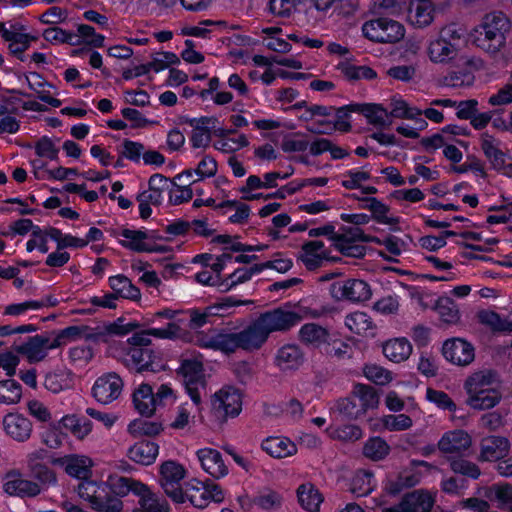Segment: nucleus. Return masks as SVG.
I'll list each match as a JSON object with an SVG mask.
<instances>
[{
	"label": "nucleus",
	"mask_w": 512,
	"mask_h": 512,
	"mask_svg": "<svg viewBox=\"0 0 512 512\" xmlns=\"http://www.w3.org/2000/svg\"><path fill=\"white\" fill-rule=\"evenodd\" d=\"M463 389L465 404L472 410L493 409L502 399L499 380L491 370H478L468 375L463 382Z\"/></svg>",
	"instance_id": "obj_1"
},
{
	"label": "nucleus",
	"mask_w": 512,
	"mask_h": 512,
	"mask_svg": "<svg viewBox=\"0 0 512 512\" xmlns=\"http://www.w3.org/2000/svg\"><path fill=\"white\" fill-rule=\"evenodd\" d=\"M181 335V327L176 322H170L165 327L150 328L134 334L129 341L133 345L124 357L127 367L137 372L155 371L152 362V352L146 346L150 343V336L161 339H176Z\"/></svg>",
	"instance_id": "obj_2"
},
{
	"label": "nucleus",
	"mask_w": 512,
	"mask_h": 512,
	"mask_svg": "<svg viewBox=\"0 0 512 512\" xmlns=\"http://www.w3.org/2000/svg\"><path fill=\"white\" fill-rule=\"evenodd\" d=\"M317 316L316 311L301 303H296L267 311L261 314L258 319L269 336L274 332L287 331L300 321Z\"/></svg>",
	"instance_id": "obj_3"
},
{
	"label": "nucleus",
	"mask_w": 512,
	"mask_h": 512,
	"mask_svg": "<svg viewBox=\"0 0 512 512\" xmlns=\"http://www.w3.org/2000/svg\"><path fill=\"white\" fill-rule=\"evenodd\" d=\"M177 400V394L169 384H161L156 391L147 384L141 383L132 393V403L135 410L142 416L151 417L159 407L172 405Z\"/></svg>",
	"instance_id": "obj_4"
},
{
	"label": "nucleus",
	"mask_w": 512,
	"mask_h": 512,
	"mask_svg": "<svg viewBox=\"0 0 512 512\" xmlns=\"http://www.w3.org/2000/svg\"><path fill=\"white\" fill-rule=\"evenodd\" d=\"M461 33L455 26H447L431 37L427 43L426 53L431 62L445 64L455 60L459 54Z\"/></svg>",
	"instance_id": "obj_5"
},
{
	"label": "nucleus",
	"mask_w": 512,
	"mask_h": 512,
	"mask_svg": "<svg viewBox=\"0 0 512 512\" xmlns=\"http://www.w3.org/2000/svg\"><path fill=\"white\" fill-rule=\"evenodd\" d=\"M77 492L79 497L97 512H123L124 510L123 501L108 494L105 482L86 478L79 483Z\"/></svg>",
	"instance_id": "obj_6"
},
{
	"label": "nucleus",
	"mask_w": 512,
	"mask_h": 512,
	"mask_svg": "<svg viewBox=\"0 0 512 512\" xmlns=\"http://www.w3.org/2000/svg\"><path fill=\"white\" fill-rule=\"evenodd\" d=\"M361 30L365 38L382 44H395L401 41L406 34L405 26L389 17L368 20L363 23Z\"/></svg>",
	"instance_id": "obj_7"
},
{
	"label": "nucleus",
	"mask_w": 512,
	"mask_h": 512,
	"mask_svg": "<svg viewBox=\"0 0 512 512\" xmlns=\"http://www.w3.org/2000/svg\"><path fill=\"white\" fill-rule=\"evenodd\" d=\"M116 241L124 248L140 253L163 252L162 246L154 241L153 233L145 229L120 227L112 233Z\"/></svg>",
	"instance_id": "obj_8"
},
{
	"label": "nucleus",
	"mask_w": 512,
	"mask_h": 512,
	"mask_svg": "<svg viewBox=\"0 0 512 512\" xmlns=\"http://www.w3.org/2000/svg\"><path fill=\"white\" fill-rule=\"evenodd\" d=\"M243 395L234 386H223L210 399L211 412L221 420L237 417L242 411Z\"/></svg>",
	"instance_id": "obj_9"
},
{
	"label": "nucleus",
	"mask_w": 512,
	"mask_h": 512,
	"mask_svg": "<svg viewBox=\"0 0 512 512\" xmlns=\"http://www.w3.org/2000/svg\"><path fill=\"white\" fill-rule=\"evenodd\" d=\"M333 246L343 255L359 258L364 256L365 247L360 242L377 241L376 237L367 236L359 227H343L331 238Z\"/></svg>",
	"instance_id": "obj_10"
},
{
	"label": "nucleus",
	"mask_w": 512,
	"mask_h": 512,
	"mask_svg": "<svg viewBox=\"0 0 512 512\" xmlns=\"http://www.w3.org/2000/svg\"><path fill=\"white\" fill-rule=\"evenodd\" d=\"M159 473V482L166 495L176 503H183L185 496L180 482L186 477L185 467L176 461L168 460L160 465Z\"/></svg>",
	"instance_id": "obj_11"
},
{
	"label": "nucleus",
	"mask_w": 512,
	"mask_h": 512,
	"mask_svg": "<svg viewBox=\"0 0 512 512\" xmlns=\"http://www.w3.org/2000/svg\"><path fill=\"white\" fill-rule=\"evenodd\" d=\"M178 372L183 377L186 391L190 399L195 405H200L201 395L194 385L203 382L204 370L202 357L199 355H191L183 358Z\"/></svg>",
	"instance_id": "obj_12"
},
{
	"label": "nucleus",
	"mask_w": 512,
	"mask_h": 512,
	"mask_svg": "<svg viewBox=\"0 0 512 512\" xmlns=\"http://www.w3.org/2000/svg\"><path fill=\"white\" fill-rule=\"evenodd\" d=\"M195 342L202 348L221 351L225 354L241 349L238 332H228L226 330L202 332L196 335Z\"/></svg>",
	"instance_id": "obj_13"
},
{
	"label": "nucleus",
	"mask_w": 512,
	"mask_h": 512,
	"mask_svg": "<svg viewBox=\"0 0 512 512\" xmlns=\"http://www.w3.org/2000/svg\"><path fill=\"white\" fill-rule=\"evenodd\" d=\"M330 293L337 300L351 302H364L372 296L369 284L361 279L335 281L330 287Z\"/></svg>",
	"instance_id": "obj_14"
},
{
	"label": "nucleus",
	"mask_w": 512,
	"mask_h": 512,
	"mask_svg": "<svg viewBox=\"0 0 512 512\" xmlns=\"http://www.w3.org/2000/svg\"><path fill=\"white\" fill-rule=\"evenodd\" d=\"M123 386V380L118 374L105 373L95 380L91 390L92 396L98 403L107 405L120 397Z\"/></svg>",
	"instance_id": "obj_15"
},
{
	"label": "nucleus",
	"mask_w": 512,
	"mask_h": 512,
	"mask_svg": "<svg viewBox=\"0 0 512 512\" xmlns=\"http://www.w3.org/2000/svg\"><path fill=\"white\" fill-rule=\"evenodd\" d=\"M188 493L191 504L196 508H205L211 502L219 504L226 498V491L213 482L190 483Z\"/></svg>",
	"instance_id": "obj_16"
},
{
	"label": "nucleus",
	"mask_w": 512,
	"mask_h": 512,
	"mask_svg": "<svg viewBox=\"0 0 512 512\" xmlns=\"http://www.w3.org/2000/svg\"><path fill=\"white\" fill-rule=\"evenodd\" d=\"M444 358L456 366H468L474 361L475 348L463 338H451L442 345Z\"/></svg>",
	"instance_id": "obj_17"
},
{
	"label": "nucleus",
	"mask_w": 512,
	"mask_h": 512,
	"mask_svg": "<svg viewBox=\"0 0 512 512\" xmlns=\"http://www.w3.org/2000/svg\"><path fill=\"white\" fill-rule=\"evenodd\" d=\"M351 112L362 114L367 122L375 127L383 128L391 124L389 112L380 104L376 103H353L339 109L341 114L348 115Z\"/></svg>",
	"instance_id": "obj_18"
},
{
	"label": "nucleus",
	"mask_w": 512,
	"mask_h": 512,
	"mask_svg": "<svg viewBox=\"0 0 512 512\" xmlns=\"http://www.w3.org/2000/svg\"><path fill=\"white\" fill-rule=\"evenodd\" d=\"M439 472L438 467L425 462V461H413L410 475L405 474L399 478V483H394L393 480L389 479L385 484V490L389 494H397L404 486H414L418 484L423 478L434 475Z\"/></svg>",
	"instance_id": "obj_19"
},
{
	"label": "nucleus",
	"mask_w": 512,
	"mask_h": 512,
	"mask_svg": "<svg viewBox=\"0 0 512 512\" xmlns=\"http://www.w3.org/2000/svg\"><path fill=\"white\" fill-rule=\"evenodd\" d=\"M52 463L64 469L71 477L84 480L92 473L93 460L85 455L71 454L53 459Z\"/></svg>",
	"instance_id": "obj_20"
},
{
	"label": "nucleus",
	"mask_w": 512,
	"mask_h": 512,
	"mask_svg": "<svg viewBox=\"0 0 512 512\" xmlns=\"http://www.w3.org/2000/svg\"><path fill=\"white\" fill-rule=\"evenodd\" d=\"M196 457L203 471L212 478L222 479L228 475V466L218 450L210 447L201 448L196 451Z\"/></svg>",
	"instance_id": "obj_21"
},
{
	"label": "nucleus",
	"mask_w": 512,
	"mask_h": 512,
	"mask_svg": "<svg viewBox=\"0 0 512 512\" xmlns=\"http://www.w3.org/2000/svg\"><path fill=\"white\" fill-rule=\"evenodd\" d=\"M218 172V163L211 155H203L194 168L183 170L175 176L177 181H188L194 184L215 177Z\"/></svg>",
	"instance_id": "obj_22"
},
{
	"label": "nucleus",
	"mask_w": 512,
	"mask_h": 512,
	"mask_svg": "<svg viewBox=\"0 0 512 512\" xmlns=\"http://www.w3.org/2000/svg\"><path fill=\"white\" fill-rule=\"evenodd\" d=\"M54 340L42 335H36L16 347V352L22 354L31 362H39L46 358L49 351L56 349Z\"/></svg>",
	"instance_id": "obj_23"
},
{
	"label": "nucleus",
	"mask_w": 512,
	"mask_h": 512,
	"mask_svg": "<svg viewBox=\"0 0 512 512\" xmlns=\"http://www.w3.org/2000/svg\"><path fill=\"white\" fill-rule=\"evenodd\" d=\"M5 434L17 442L27 441L32 434L31 421L21 413L9 412L2 419Z\"/></svg>",
	"instance_id": "obj_24"
},
{
	"label": "nucleus",
	"mask_w": 512,
	"mask_h": 512,
	"mask_svg": "<svg viewBox=\"0 0 512 512\" xmlns=\"http://www.w3.org/2000/svg\"><path fill=\"white\" fill-rule=\"evenodd\" d=\"M472 445L470 434L462 429L445 432L438 441V449L445 455H460Z\"/></svg>",
	"instance_id": "obj_25"
},
{
	"label": "nucleus",
	"mask_w": 512,
	"mask_h": 512,
	"mask_svg": "<svg viewBox=\"0 0 512 512\" xmlns=\"http://www.w3.org/2000/svg\"><path fill=\"white\" fill-rule=\"evenodd\" d=\"M435 6L431 0H410L406 20L416 28H425L434 20Z\"/></svg>",
	"instance_id": "obj_26"
},
{
	"label": "nucleus",
	"mask_w": 512,
	"mask_h": 512,
	"mask_svg": "<svg viewBox=\"0 0 512 512\" xmlns=\"http://www.w3.org/2000/svg\"><path fill=\"white\" fill-rule=\"evenodd\" d=\"M261 449L274 459H284L297 454V444L286 436H269L262 440Z\"/></svg>",
	"instance_id": "obj_27"
},
{
	"label": "nucleus",
	"mask_w": 512,
	"mask_h": 512,
	"mask_svg": "<svg viewBox=\"0 0 512 512\" xmlns=\"http://www.w3.org/2000/svg\"><path fill=\"white\" fill-rule=\"evenodd\" d=\"M242 350L254 351L261 348L268 339V334L258 318L238 332Z\"/></svg>",
	"instance_id": "obj_28"
},
{
	"label": "nucleus",
	"mask_w": 512,
	"mask_h": 512,
	"mask_svg": "<svg viewBox=\"0 0 512 512\" xmlns=\"http://www.w3.org/2000/svg\"><path fill=\"white\" fill-rule=\"evenodd\" d=\"M345 327L353 334L373 338L376 335L377 326L373 319L364 311H354L345 316Z\"/></svg>",
	"instance_id": "obj_29"
},
{
	"label": "nucleus",
	"mask_w": 512,
	"mask_h": 512,
	"mask_svg": "<svg viewBox=\"0 0 512 512\" xmlns=\"http://www.w3.org/2000/svg\"><path fill=\"white\" fill-rule=\"evenodd\" d=\"M1 36L9 42L10 51L14 54L24 52L30 45L34 37L26 32L22 25H10L7 27L5 24H0Z\"/></svg>",
	"instance_id": "obj_30"
},
{
	"label": "nucleus",
	"mask_w": 512,
	"mask_h": 512,
	"mask_svg": "<svg viewBox=\"0 0 512 512\" xmlns=\"http://www.w3.org/2000/svg\"><path fill=\"white\" fill-rule=\"evenodd\" d=\"M369 426L372 431L387 430L390 432H399L410 429L413 426V420L406 414H386L378 418L370 419Z\"/></svg>",
	"instance_id": "obj_31"
},
{
	"label": "nucleus",
	"mask_w": 512,
	"mask_h": 512,
	"mask_svg": "<svg viewBox=\"0 0 512 512\" xmlns=\"http://www.w3.org/2000/svg\"><path fill=\"white\" fill-rule=\"evenodd\" d=\"M331 109L329 108V112ZM349 116L341 114L339 116V109L337 110L336 119L329 113L326 117H317L313 124L306 125L308 131L315 134H330L334 130L348 131L350 129Z\"/></svg>",
	"instance_id": "obj_32"
},
{
	"label": "nucleus",
	"mask_w": 512,
	"mask_h": 512,
	"mask_svg": "<svg viewBox=\"0 0 512 512\" xmlns=\"http://www.w3.org/2000/svg\"><path fill=\"white\" fill-rule=\"evenodd\" d=\"M158 454V444L153 441L142 440L131 445L126 455L136 464L149 466L155 462Z\"/></svg>",
	"instance_id": "obj_33"
},
{
	"label": "nucleus",
	"mask_w": 512,
	"mask_h": 512,
	"mask_svg": "<svg viewBox=\"0 0 512 512\" xmlns=\"http://www.w3.org/2000/svg\"><path fill=\"white\" fill-rule=\"evenodd\" d=\"M413 351L411 342L405 337H395L382 344L384 356L393 363H402L409 359Z\"/></svg>",
	"instance_id": "obj_34"
},
{
	"label": "nucleus",
	"mask_w": 512,
	"mask_h": 512,
	"mask_svg": "<svg viewBox=\"0 0 512 512\" xmlns=\"http://www.w3.org/2000/svg\"><path fill=\"white\" fill-rule=\"evenodd\" d=\"M510 450V442L506 437L489 436L482 440L480 457L485 461H496L505 457Z\"/></svg>",
	"instance_id": "obj_35"
},
{
	"label": "nucleus",
	"mask_w": 512,
	"mask_h": 512,
	"mask_svg": "<svg viewBox=\"0 0 512 512\" xmlns=\"http://www.w3.org/2000/svg\"><path fill=\"white\" fill-rule=\"evenodd\" d=\"M300 260L306 268L312 270L322 265L324 261L329 260V253L323 242L309 241L302 247Z\"/></svg>",
	"instance_id": "obj_36"
},
{
	"label": "nucleus",
	"mask_w": 512,
	"mask_h": 512,
	"mask_svg": "<svg viewBox=\"0 0 512 512\" xmlns=\"http://www.w3.org/2000/svg\"><path fill=\"white\" fill-rule=\"evenodd\" d=\"M107 491L115 495V498L125 497L129 493L136 496L143 489V483L139 480L118 475H109L105 481Z\"/></svg>",
	"instance_id": "obj_37"
},
{
	"label": "nucleus",
	"mask_w": 512,
	"mask_h": 512,
	"mask_svg": "<svg viewBox=\"0 0 512 512\" xmlns=\"http://www.w3.org/2000/svg\"><path fill=\"white\" fill-rule=\"evenodd\" d=\"M298 334L301 342L315 348L329 344L331 339L330 332L325 327L315 323L303 325Z\"/></svg>",
	"instance_id": "obj_38"
},
{
	"label": "nucleus",
	"mask_w": 512,
	"mask_h": 512,
	"mask_svg": "<svg viewBox=\"0 0 512 512\" xmlns=\"http://www.w3.org/2000/svg\"><path fill=\"white\" fill-rule=\"evenodd\" d=\"M469 37L473 44L490 54L498 52L502 47L499 35L483 29L480 24L470 32Z\"/></svg>",
	"instance_id": "obj_39"
},
{
	"label": "nucleus",
	"mask_w": 512,
	"mask_h": 512,
	"mask_svg": "<svg viewBox=\"0 0 512 512\" xmlns=\"http://www.w3.org/2000/svg\"><path fill=\"white\" fill-rule=\"evenodd\" d=\"M481 148L493 168L501 170L505 167L506 154L500 149L497 139L487 133L482 134Z\"/></svg>",
	"instance_id": "obj_40"
},
{
	"label": "nucleus",
	"mask_w": 512,
	"mask_h": 512,
	"mask_svg": "<svg viewBox=\"0 0 512 512\" xmlns=\"http://www.w3.org/2000/svg\"><path fill=\"white\" fill-rule=\"evenodd\" d=\"M275 363L283 371L295 370L303 363V354L297 345H285L278 350Z\"/></svg>",
	"instance_id": "obj_41"
},
{
	"label": "nucleus",
	"mask_w": 512,
	"mask_h": 512,
	"mask_svg": "<svg viewBox=\"0 0 512 512\" xmlns=\"http://www.w3.org/2000/svg\"><path fill=\"white\" fill-rule=\"evenodd\" d=\"M298 502L308 512H318L323 496L311 483L301 484L297 489Z\"/></svg>",
	"instance_id": "obj_42"
},
{
	"label": "nucleus",
	"mask_w": 512,
	"mask_h": 512,
	"mask_svg": "<svg viewBox=\"0 0 512 512\" xmlns=\"http://www.w3.org/2000/svg\"><path fill=\"white\" fill-rule=\"evenodd\" d=\"M469 129L458 125H448L444 127L440 133L426 137L422 140L425 147L431 149L444 148L445 144L450 141L451 136H467Z\"/></svg>",
	"instance_id": "obj_43"
},
{
	"label": "nucleus",
	"mask_w": 512,
	"mask_h": 512,
	"mask_svg": "<svg viewBox=\"0 0 512 512\" xmlns=\"http://www.w3.org/2000/svg\"><path fill=\"white\" fill-rule=\"evenodd\" d=\"M402 502L406 512H428L435 502V495L418 490L406 495Z\"/></svg>",
	"instance_id": "obj_44"
},
{
	"label": "nucleus",
	"mask_w": 512,
	"mask_h": 512,
	"mask_svg": "<svg viewBox=\"0 0 512 512\" xmlns=\"http://www.w3.org/2000/svg\"><path fill=\"white\" fill-rule=\"evenodd\" d=\"M45 388L52 393H60L74 385V375L67 369H59L46 375Z\"/></svg>",
	"instance_id": "obj_45"
},
{
	"label": "nucleus",
	"mask_w": 512,
	"mask_h": 512,
	"mask_svg": "<svg viewBox=\"0 0 512 512\" xmlns=\"http://www.w3.org/2000/svg\"><path fill=\"white\" fill-rule=\"evenodd\" d=\"M109 285L117 298L121 297L136 301L141 297L140 290L132 284L129 278L122 274L111 276L109 278Z\"/></svg>",
	"instance_id": "obj_46"
},
{
	"label": "nucleus",
	"mask_w": 512,
	"mask_h": 512,
	"mask_svg": "<svg viewBox=\"0 0 512 512\" xmlns=\"http://www.w3.org/2000/svg\"><path fill=\"white\" fill-rule=\"evenodd\" d=\"M139 506L148 512H169L168 502L154 493L146 484L143 483V489L139 494Z\"/></svg>",
	"instance_id": "obj_47"
},
{
	"label": "nucleus",
	"mask_w": 512,
	"mask_h": 512,
	"mask_svg": "<svg viewBox=\"0 0 512 512\" xmlns=\"http://www.w3.org/2000/svg\"><path fill=\"white\" fill-rule=\"evenodd\" d=\"M262 42L270 50L276 52H288L291 45L282 34V30L277 26H269L261 29Z\"/></svg>",
	"instance_id": "obj_48"
},
{
	"label": "nucleus",
	"mask_w": 512,
	"mask_h": 512,
	"mask_svg": "<svg viewBox=\"0 0 512 512\" xmlns=\"http://www.w3.org/2000/svg\"><path fill=\"white\" fill-rule=\"evenodd\" d=\"M168 178L161 174H154L148 181V189L142 191L143 201H150L153 205H158L163 200V193L168 189Z\"/></svg>",
	"instance_id": "obj_49"
},
{
	"label": "nucleus",
	"mask_w": 512,
	"mask_h": 512,
	"mask_svg": "<svg viewBox=\"0 0 512 512\" xmlns=\"http://www.w3.org/2000/svg\"><path fill=\"white\" fill-rule=\"evenodd\" d=\"M60 424L69 430L75 438L80 440L87 437L93 429V424L90 420L79 418L76 415L63 416Z\"/></svg>",
	"instance_id": "obj_50"
},
{
	"label": "nucleus",
	"mask_w": 512,
	"mask_h": 512,
	"mask_svg": "<svg viewBox=\"0 0 512 512\" xmlns=\"http://www.w3.org/2000/svg\"><path fill=\"white\" fill-rule=\"evenodd\" d=\"M376 481L372 472L368 470H358L354 473L350 490L357 496H366L373 491Z\"/></svg>",
	"instance_id": "obj_51"
},
{
	"label": "nucleus",
	"mask_w": 512,
	"mask_h": 512,
	"mask_svg": "<svg viewBox=\"0 0 512 512\" xmlns=\"http://www.w3.org/2000/svg\"><path fill=\"white\" fill-rule=\"evenodd\" d=\"M5 491L10 495L19 496H35L40 493V486L38 483L23 479L11 478L4 484Z\"/></svg>",
	"instance_id": "obj_52"
},
{
	"label": "nucleus",
	"mask_w": 512,
	"mask_h": 512,
	"mask_svg": "<svg viewBox=\"0 0 512 512\" xmlns=\"http://www.w3.org/2000/svg\"><path fill=\"white\" fill-rule=\"evenodd\" d=\"M162 430L163 426L161 423L141 418L130 421L127 426V432L132 437L156 436L160 434Z\"/></svg>",
	"instance_id": "obj_53"
},
{
	"label": "nucleus",
	"mask_w": 512,
	"mask_h": 512,
	"mask_svg": "<svg viewBox=\"0 0 512 512\" xmlns=\"http://www.w3.org/2000/svg\"><path fill=\"white\" fill-rule=\"evenodd\" d=\"M478 317L482 324L487 325L494 331L512 332V314L501 317L494 311L484 310L479 313Z\"/></svg>",
	"instance_id": "obj_54"
},
{
	"label": "nucleus",
	"mask_w": 512,
	"mask_h": 512,
	"mask_svg": "<svg viewBox=\"0 0 512 512\" xmlns=\"http://www.w3.org/2000/svg\"><path fill=\"white\" fill-rule=\"evenodd\" d=\"M45 456L46 451L44 449H36L27 455V464L33 475L41 482L54 481V476L50 470L38 463V461L43 460Z\"/></svg>",
	"instance_id": "obj_55"
},
{
	"label": "nucleus",
	"mask_w": 512,
	"mask_h": 512,
	"mask_svg": "<svg viewBox=\"0 0 512 512\" xmlns=\"http://www.w3.org/2000/svg\"><path fill=\"white\" fill-rule=\"evenodd\" d=\"M326 433L331 439L338 441H357L363 436L362 429L354 424L330 425Z\"/></svg>",
	"instance_id": "obj_56"
},
{
	"label": "nucleus",
	"mask_w": 512,
	"mask_h": 512,
	"mask_svg": "<svg viewBox=\"0 0 512 512\" xmlns=\"http://www.w3.org/2000/svg\"><path fill=\"white\" fill-rule=\"evenodd\" d=\"M389 112L390 118L399 119H414L417 116H422V110L410 105L406 100L400 96H395L391 99Z\"/></svg>",
	"instance_id": "obj_57"
},
{
	"label": "nucleus",
	"mask_w": 512,
	"mask_h": 512,
	"mask_svg": "<svg viewBox=\"0 0 512 512\" xmlns=\"http://www.w3.org/2000/svg\"><path fill=\"white\" fill-rule=\"evenodd\" d=\"M340 72L349 80H373L377 77L376 71L366 65H355L342 62L338 65Z\"/></svg>",
	"instance_id": "obj_58"
},
{
	"label": "nucleus",
	"mask_w": 512,
	"mask_h": 512,
	"mask_svg": "<svg viewBox=\"0 0 512 512\" xmlns=\"http://www.w3.org/2000/svg\"><path fill=\"white\" fill-rule=\"evenodd\" d=\"M480 25L483 29H487L490 32L498 34L500 37V45L503 46L505 43L504 33L508 29V19L500 12H494L487 14Z\"/></svg>",
	"instance_id": "obj_59"
},
{
	"label": "nucleus",
	"mask_w": 512,
	"mask_h": 512,
	"mask_svg": "<svg viewBox=\"0 0 512 512\" xmlns=\"http://www.w3.org/2000/svg\"><path fill=\"white\" fill-rule=\"evenodd\" d=\"M22 398V387L14 379L0 381V404L15 405Z\"/></svg>",
	"instance_id": "obj_60"
},
{
	"label": "nucleus",
	"mask_w": 512,
	"mask_h": 512,
	"mask_svg": "<svg viewBox=\"0 0 512 512\" xmlns=\"http://www.w3.org/2000/svg\"><path fill=\"white\" fill-rule=\"evenodd\" d=\"M76 40L93 48H102L105 43V36L97 33L95 28L87 24H78L76 27Z\"/></svg>",
	"instance_id": "obj_61"
},
{
	"label": "nucleus",
	"mask_w": 512,
	"mask_h": 512,
	"mask_svg": "<svg viewBox=\"0 0 512 512\" xmlns=\"http://www.w3.org/2000/svg\"><path fill=\"white\" fill-rule=\"evenodd\" d=\"M488 498L497 503L500 509L512 512V486L508 484L494 485L489 488Z\"/></svg>",
	"instance_id": "obj_62"
},
{
	"label": "nucleus",
	"mask_w": 512,
	"mask_h": 512,
	"mask_svg": "<svg viewBox=\"0 0 512 512\" xmlns=\"http://www.w3.org/2000/svg\"><path fill=\"white\" fill-rule=\"evenodd\" d=\"M390 451L388 443L381 437L369 438L363 446V454L374 461L384 459Z\"/></svg>",
	"instance_id": "obj_63"
},
{
	"label": "nucleus",
	"mask_w": 512,
	"mask_h": 512,
	"mask_svg": "<svg viewBox=\"0 0 512 512\" xmlns=\"http://www.w3.org/2000/svg\"><path fill=\"white\" fill-rule=\"evenodd\" d=\"M441 320L448 324L459 320V310L456 303L449 297H439L434 306Z\"/></svg>",
	"instance_id": "obj_64"
}]
</instances>
